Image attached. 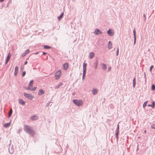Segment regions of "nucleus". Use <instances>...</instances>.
Returning a JSON list of instances; mask_svg holds the SVG:
<instances>
[{"instance_id":"f257e3e1","label":"nucleus","mask_w":155,"mask_h":155,"mask_svg":"<svg viewBox=\"0 0 155 155\" xmlns=\"http://www.w3.org/2000/svg\"><path fill=\"white\" fill-rule=\"evenodd\" d=\"M24 130L30 135H34L35 131L32 127L28 125H25L24 126Z\"/></svg>"},{"instance_id":"f03ea898","label":"nucleus","mask_w":155,"mask_h":155,"mask_svg":"<svg viewBox=\"0 0 155 155\" xmlns=\"http://www.w3.org/2000/svg\"><path fill=\"white\" fill-rule=\"evenodd\" d=\"M73 102L78 107H80L82 106L83 103L82 101L81 100H77L76 99L73 100Z\"/></svg>"},{"instance_id":"7ed1b4c3","label":"nucleus","mask_w":155,"mask_h":155,"mask_svg":"<svg viewBox=\"0 0 155 155\" xmlns=\"http://www.w3.org/2000/svg\"><path fill=\"white\" fill-rule=\"evenodd\" d=\"M87 64L86 63H84L83 64V74L82 77V80H84V77L85 76L86 72V67Z\"/></svg>"},{"instance_id":"20e7f679","label":"nucleus","mask_w":155,"mask_h":155,"mask_svg":"<svg viewBox=\"0 0 155 155\" xmlns=\"http://www.w3.org/2000/svg\"><path fill=\"white\" fill-rule=\"evenodd\" d=\"M24 96L29 100H31L33 98V96L31 94H28L26 92L24 93Z\"/></svg>"},{"instance_id":"39448f33","label":"nucleus","mask_w":155,"mask_h":155,"mask_svg":"<svg viewBox=\"0 0 155 155\" xmlns=\"http://www.w3.org/2000/svg\"><path fill=\"white\" fill-rule=\"evenodd\" d=\"M61 74V70H59L56 72L55 74V79L58 80L60 78V75Z\"/></svg>"},{"instance_id":"423d86ee","label":"nucleus","mask_w":155,"mask_h":155,"mask_svg":"<svg viewBox=\"0 0 155 155\" xmlns=\"http://www.w3.org/2000/svg\"><path fill=\"white\" fill-rule=\"evenodd\" d=\"M107 33L110 36H113L114 34L113 30L111 29H109L107 31Z\"/></svg>"},{"instance_id":"0eeeda50","label":"nucleus","mask_w":155,"mask_h":155,"mask_svg":"<svg viewBox=\"0 0 155 155\" xmlns=\"http://www.w3.org/2000/svg\"><path fill=\"white\" fill-rule=\"evenodd\" d=\"M94 33L95 35H99L101 34L102 33L101 31H100V30L99 29H96L95 30L94 32Z\"/></svg>"},{"instance_id":"6e6552de","label":"nucleus","mask_w":155,"mask_h":155,"mask_svg":"<svg viewBox=\"0 0 155 155\" xmlns=\"http://www.w3.org/2000/svg\"><path fill=\"white\" fill-rule=\"evenodd\" d=\"M11 56V54L10 53H9L5 60V64H6L8 62L9 60L10 59Z\"/></svg>"},{"instance_id":"1a4fd4ad","label":"nucleus","mask_w":155,"mask_h":155,"mask_svg":"<svg viewBox=\"0 0 155 155\" xmlns=\"http://www.w3.org/2000/svg\"><path fill=\"white\" fill-rule=\"evenodd\" d=\"M8 150L9 151L10 153H12L14 151V149L13 146L9 147Z\"/></svg>"},{"instance_id":"9d476101","label":"nucleus","mask_w":155,"mask_h":155,"mask_svg":"<svg viewBox=\"0 0 155 155\" xmlns=\"http://www.w3.org/2000/svg\"><path fill=\"white\" fill-rule=\"evenodd\" d=\"M94 56V53L93 52H90L89 53V59H91Z\"/></svg>"},{"instance_id":"9b49d317","label":"nucleus","mask_w":155,"mask_h":155,"mask_svg":"<svg viewBox=\"0 0 155 155\" xmlns=\"http://www.w3.org/2000/svg\"><path fill=\"white\" fill-rule=\"evenodd\" d=\"M68 67V64L67 63H65L63 65V69L64 70H67Z\"/></svg>"},{"instance_id":"f8f14e48","label":"nucleus","mask_w":155,"mask_h":155,"mask_svg":"<svg viewBox=\"0 0 155 155\" xmlns=\"http://www.w3.org/2000/svg\"><path fill=\"white\" fill-rule=\"evenodd\" d=\"M98 64V60L96 59L95 61L94 62V68L96 69L97 68Z\"/></svg>"},{"instance_id":"ddd939ff","label":"nucleus","mask_w":155,"mask_h":155,"mask_svg":"<svg viewBox=\"0 0 155 155\" xmlns=\"http://www.w3.org/2000/svg\"><path fill=\"white\" fill-rule=\"evenodd\" d=\"M18 68L17 66H16L15 67V72H14V75L15 76H16L17 74V72L18 71Z\"/></svg>"},{"instance_id":"4468645a","label":"nucleus","mask_w":155,"mask_h":155,"mask_svg":"<svg viewBox=\"0 0 155 155\" xmlns=\"http://www.w3.org/2000/svg\"><path fill=\"white\" fill-rule=\"evenodd\" d=\"M133 34L134 36V45H135L136 42V35L135 30H133Z\"/></svg>"},{"instance_id":"2eb2a0df","label":"nucleus","mask_w":155,"mask_h":155,"mask_svg":"<svg viewBox=\"0 0 155 155\" xmlns=\"http://www.w3.org/2000/svg\"><path fill=\"white\" fill-rule=\"evenodd\" d=\"M101 65L102 66V68L104 70H106L107 68L106 65L103 63H101Z\"/></svg>"},{"instance_id":"dca6fc26","label":"nucleus","mask_w":155,"mask_h":155,"mask_svg":"<svg viewBox=\"0 0 155 155\" xmlns=\"http://www.w3.org/2000/svg\"><path fill=\"white\" fill-rule=\"evenodd\" d=\"M44 93V91L42 89H40L38 93V94L39 95H42Z\"/></svg>"},{"instance_id":"f3484780","label":"nucleus","mask_w":155,"mask_h":155,"mask_svg":"<svg viewBox=\"0 0 155 155\" xmlns=\"http://www.w3.org/2000/svg\"><path fill=\"white\" fill-rule=\"evenodd\" d=\"M63 85V83L62 82H60V83L57 86H56L55 88V89H57L58 88L60 87H61Z\"/></svg>"},{"instance_id":"a211bd4d","label":"nucleus","mask_w":155,"mask_h":155,"mask_svg":"<svg viewBox=\"0 0 155 155\" xmlns=\"http://www.w3.org/2000/svg\"><path fill=\"white\" fill-rule=\"evenodd\" d=\"M19 102L20 104L23 105H24L25 103V101L22 99H20L19 101Z\"/></svg>"},{"instance_id":"6ab92c4d","label":"nucleus","mask_w":155,"mask_h":155,"mask_svg":"<svg viewBox=\"0 0 155 155\" xmlns=\"http://www.w3.org/2000/svg\"><path fill=\"white\" fill-rule=\"evenodd\" d=\"M64 13L62 12L61 13L59 16L58 17V19L59 20H60L63 17Z\"/></svg>"},{"instance_id":"aec40b11","label":"nucleus","mask_w":155,"mask_h":155,"mask_svg":"<svg viewBox=\"0 0 155 155\" xmlns=\"http://www.w3.org/2000/svg\"><path fill=\"white\" fill-rule=\"evenodd\" d=\"M12 108H11L10 110L8 112V118H9L11 116L12 114Z\"/></svg>"},{"instance_id":"412c9836","label":"nucleus","mask_w":155,"mask_h":155,"mask_svg":"<svg viewBox=\"0 0 155 155\" xmlns=\"http://www.w3.org/2000/svg\"><path fill=\"white\" fill-rule=\"evenodd\" d=\"M97 90L96 89H93L92 91V92L93 94L94 95H95L97 93Z\"/></svg>"},{"instance_id":"4be33fe9","label":"nucleus","mask_w":155,"mask_h":155,"mask_svg":"<svg viewBox=\"0 0 155 155\" xmlns=\"http://www.w3.org/2000/svg\"><path fill=\"white\" fill-rule=\"evenodd\" d=\"M109 45L108 46V49H110L112 48V43L111 41H109L108 43Z\"/></svg>"},{"instance_id":"5701e85b","label":"nucleus","mask_w":155,"mask_h":155,"mask_svg":"<svg viewBox=\"0 0 155 155\" xmlns=\"http://www.w3.org/2000/svg\"><path fill=\"white\" fill-rule=\"evenodd\" d=\"M136 78H134L133 80V87H134L135 86L136 84Z\"/></svg>"},{"instance_id":"b1692460","label":"nucleus","mask_w":155,"mask_h":155,"mask_svg":"<svg viewBox=\"0 0 155 155\" xmlns=\"http://www.w3.org/2000/svg\"><path fill=\"white\" fill-rule=\"evenodd\" d=\"M10 124V123H5L4 124L3 127H7L9 126V125Z\"/></svg>"},{"instance_id":"393cba45","label":"nucleus","mask_w":155,"mask_h":155,"mask_svg":"<svg viewBox=\"0 0 155 155\" xmlns=\"http://www.w3.org/2000/svg\"><path fill=\"white\" fill-rule=\"evenodd\" d=\"M51 47L48 45H45L44 46V48L45 49H49L51 48Z\"/></svg>"},{"instance_id":"a878e982","label":"nucleus","mask_w":155,"mask_h":155,"mask_svg":"<svg viewBox=\"0 0 155 155\" xmlns=\"http://www.w3.org/2000/svg\"><path fill=\"white\" fill-rule=\"evenodd\" d=\"M33 80H31L29 82V83L28 84L29 86H32V84H33Z\"/></svg>"},{"instance_id":"bb28decb","label":"nucleus","mask_w":155,"mask_h":155,"mask_svg":"<svg viewBox=\"0 0 155 155\" xmlns=\"http://www.w3.org/2000/svg\"><path fill=\"white\" fill-rule=\"evenodd\" d=\"M152 103V104H148V106H151L153 108L154 107V106L155 103H154V101Z\"/></svg>"},{"instance_id":"cd10ccee","label":"nucleus","mask_w":155,"mask_h":155,"mask_svg":"<svg viewBox=\"0 0 155 155\" xmlns=\"http://www.w3.org/2000/svg\"><path fill=\"white\" fill-rule=\"evenodd\" d=\"M36 116L35 115H34L32 116L31 117V119L33 120H37V118H35Z\"/></svg>"},{"instance_id":"c85d7f7f","label":"nucleus","mask_w":155,"mask_h":155,"mask_svg":"<svg viewBox=\"0 0 155 155\" xmlns=\"http://www.w3.org/2000/svg\"><path fill=\"white\" fill-rule=\"evenodd\" d=\"M151 89L153 91L155 90V85L154 84L152 85L151 86Z\"/></svg>"},{"instance_id":"c756f323","label":"nucleus","mask_w":155,"mask_h":155,"mask_svg":"<svg viewBox=\"0 0 155 155\" xmlns=\"http://www.w3.org/2000/svg\"><path fill=\"white\" fill-rule=\"evenodd\" d=\"M147 101H145L143 103V108L145 107L147 105Z\"/></svg>"},{"instance_id":"7c9ffc66","label":"nucleus","mask_w":155,"mask_h":155,"mask_svg":"<svg viewBox=\"0 0 155 155\" xmlns=\"http://www.w3.org/2000/svg\"><path fill=\"white\" fill-rule=\"evenodd\" d=\"M119 48H118L117 49V53H116V55L118 56L119 54Z\"/></svg>"},{"instance_id":"2f4dec72","label":"nucleus","mask_w":155,"mask_h":155,"mask_svg":"<svg viewBox=\"0 0 155 155\" xmlns=\"http://www.w3.org/2000/svg\"><path fill=\"white\" fill-rule=\"evenodd\" d=\"M153 67H154V66L153 65H152L150 67V71L151 73L152 72V69L153 68Z\"/></svg>"},{"instance_id":"473e14b6","label":"nucleus","mask_w":155,"mask_h":155,"mask_svg":"<svg viewBox=\"0 0 155 155\" xmlns=\"http://www.w3.org/2000/svg\"><path fill=\"white\" fill-rule=\"evenodd\" d=\"M25 89H27V90H29V91H32V88H31L30 87H28L27 88H25Z\"/></svg>"},{"instance_id":"72a5a7b5","label":"nucleus","mask_w":155,"mask_h":155,"mask_svg":"<svg viewBox=\"0 0 155 155\" xmlns=\"http://www.w3.org/2000/svg\"><path fill=\"white\" fill-rule=\"evenodd\" d=\"M155 124H152L151 125V127L153 129H155Z\"/></svg>"},{"instance_id":"f704fd0d","label":"nucleus","mask_w":155,"mask_h":155,"mask_svg":"<svg viewBox=\"0 0 155 155\" xmlns=\"http://www.w3.org/2000/svg\"><path fill=\"white\" fill-rule=\"evenodd\" d=\"M25 74H26L25 71H23L22 74V76L24 77L25 76Z\"/></svg>"},{"instance_id":"c9c22d12","label":"nucleus","mask_w":155,"mask_h":155,"mask_svg":"<svg viewBox=\"0 0 155 155\" xmlns=\"http://www.w3.org/2000/svg\"><path fill=\"white\" fill-rule=\"evenodd\" d=\"M30 51V50L29 49H27V50L25 52L26 53V54H27Z\"/></svg>"},{"instance_id":"e433bc0d","label":"nucleus","mask_w":155,"mask_h":155,"mask_svg":"<svg viewBox=\"0 0 155 155\" xmlns=\"http://www.w3.org/2000/svg\"><path fill=\"white\" fill-rule=\"evenodd\" d=\"M37 87H34L33 88H32V91H35V90Z\"/></svg>"},{"instance_id":"4c0bfd02","label":"nucleus","mask_w":155,"mask_h":155,"mask_svg":"<svg viewBox=\"0 0 155 155\" xmlns=\"http://www.w3.org/2000/svg\"><path fill=\"white\" fill-rule=\"evenodd\" d=\"M27 54H26V53L25 52L22 55V57H24V56H25Z\"/></svg>"},{"instance_id":"58836bf2","label":"nucleus","mask_w":155,"mask_h":155,"mask_svg":"<svg viewBox=\"0 0 155 155\" xmlns=\"http://www.w3.org/2000/svg\"><path fill=\"white\" fill-rule=\"evenodd\" d=\"M118 131L117 130V131H116L115 133V136H118Z\"/></svg>"},{"instance_id":"ea45409f","label":"nucleus","mask_w":155,"mask_h":155,"mask_svg":"<svg viewBox=\"0 0 155 155\" xmlns=\"http://www.w3.org/2000/svg\"><path fill=\"white\" fill-rule=\"evenodd\" d=\"M50 102H48V103H47V104H46V106H49V105H50Z\"/></svg>"},{"instance_id":"a19ab883","label":"nucleus","mask_w":155,"mask_h":155,"mask_svg":"<svg viewBox=\"0 0 155 155\" xmlns=\"http://www.w3.org/2000/svg\"><path fill=\"white\" fill-rule=\"evenodd\" d=\"M111 69V68L110 67H109L108 68V71H110V70Z\"/></svg>"},{"instance_id":"79ce46f5","label":"nucleus","mask_w":155,"mask_h":155,"mask_svg":"<svg viewBox=\"0 0 155 155\" xmlns=\"http://www.w3.org/2000/svg\"><path fill=\"white\" fill-rule=\"evenodd\" d=\"M119 128V125H118L116 130H118V131Z\"/></svg>"},{"instance_id":"37998d69","label":"nucleus","mask_w":155,"mask_h":155,"mask_svg":"<svg viewBox=\"0 0 155 155\" xmlns=\"http://www.w3.org/2000/svg\"><path fill=\"white\" fill-rule=\"evenodd\" d=\"M27 63L28 62L27 61H26L24 63L25 65L26 64H27Z\"/></svg>"},{"instance_id":"c03bdc74","label":"nucleus","mask_w":155,"mask_h":155,"mask_svg":"<svg viewBox=\"0 0 155 155\" xmlns=\"http://www.w3.org/2000/svg\"><path fill=\"white\" fill-rule=\"evenodd\" d=\"M5 0H0V2H3Z\"/></svg>"},{"instance_id":"a18cd8bd","label":"nucleus","mask_w":155,"mask_h":155,"mask_svg":"<svg viewBox=\"0 0 155 155\" xmlns=\"http://www.w3.org/2000/svg\"><path fill=\"white\" fill-rule=\"evenodd\" d=\"M46 54V53H45V52H43V54H44V55H45V54Z\"/></svg>"},{"instance_id":"49530a36","label":"nucleus","mask_w":155,"mask_h":155,"mask_svg":"<svg viewBox=\"0 0 155 155\" xmlns=\"http://www.w3.org/2000/svg\"><path fill=\"white\" fill-rule=\"evenodd\" d=\"M115 137H116V139H117V140L118 139V136H115Z\"/></svg>"},{"instance_id":"de8ad7c7","label":"nucleus","mask_w":155,"mask_h":155,"mask_svg":"<svg viewBox=\"0 0 155 155\" xmlns=\"http://www.w3.org/2000/svg\"><path fill=\"white\" fill-rule=\"evenodd\" d=\"M20 70H21V71H23V68H22V67H21V69Z\"/></svg>"},{"instance_id":"09e8293b","label":"nucleus","mask_w":155,"mask_h":155,"mask_svg":"<svg viewBox=\"0 0 155 155\" xmlns=\"http://www.w3.org/2000/svg\"><path fill=\"white\" fill-rule=\"evenodd\" d=\"M144 133H146V130H144Z\"/></svg>"},{"instance_id":"8fccbe9b","label":"nucleus","mask_w":155,"mask_h":155,"mask_svg":"<svg viewBox=\"0 0 155 155\" xmlns=\"http://www.w3.org/2000/svg\"><path fill=\"white\" fill-rule=\"evenodd\" d=\"M72 95H74V93H72Z\"/></svg>"},{"instance_id":"3c124183","label":"nucleus","mask_w":155,"mask_h":155,"mask_svg":"<svg viewBox=\"0 0 155 155\" xmlns=\"http://www.w3.org/2000/svg\"><path fill=\"white\" fill-rule=\"evenodd\" d=\"M143 16H144V17L145 18V14H144V15H143Z\"/></svg>"},{"instance_id":"603ef678","label":"nucleus","mask_w":155,"mask_h":155,"mask_svg":"<svg viewBox=\"0 0 155 155\" xmlns=\"http://www.w3.org/2000/svg\"><path fill=\"white\" fill-rule=\"evenodd\" d=\"M38 52H36V53H35V54H38Z\"/></svg>"},{"instance_id":"864d4df0","label":"nucleus","mask_w":155,"mask_h":155,"mask_svg":"<svg viewBox=\"0 0 155 155\" xmlns=\"http://www.w3.org/2000/svg\"><path fill=\"white\" fill-rule=\"evenodd\" d=\"M144 77H145V78H146V74H145V73H144Z\"/></svg>"},{"instance_id":"5fc2aeb1","label":"nucleus","mask_w":155,"mask_h":155,"mask_svg":"<svg viewBox=\"0 0 155 155\" xmlns=\"http://www.w3.org/2000/svg\"><path fill=\"white\" fill-rule=\"evenodd\" d=\"M138 138H140V137H138Z\"/></svg>"},{"instance_id":"6e6d98bb","label":"nucleus","mask_w":155,"mask_h":155,"mask_svg":"<svg viewBox=\"0 0 155 155\" xmlns=\"http://www.w3.org/2000/svg\"><path fill=\"white\" fill-rule=\"evenodd\" d=\"M138 150V148H137V150Z\"/></svg>"}]
</instances>
